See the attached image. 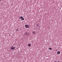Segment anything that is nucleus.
Returning <instances> with one entry per match:
<instances>
[{"mask_svg": "<svg viewBox=\"0 0 62 62\" xmlns=\"http://www.w3.org/2000/svg\"><path fill=\"white\" fill-rule=\"evenodd\" d=\"M18 18L20 19H21V17H20V16H19V17H18Z\"/></svg>", "mask_w": 62, "mask_h": 62, "instance_id": "nucleus-10", "label": "nucleus"}, {"mask_svg": "<svg viewBox=\"0 0 62 62\" xmlns=\"http://www.w3.org/2000/svg\"><path fill=\"white\" fill-rule=\"evenodd\" d=\"M32 33L33 34H35V33H36V32L33 31L32 32Z\"/></svg>", "mask_w": 62, "mask_h": 62, "instance_id": "nucleus-7", "label": "nucleus"}, {"mask_svg": "<svg viewBox=\"0 0 62 62\" xmlns=\"http://www.w3.org/2000/svg\"><path fill=\"white\" fill-rule=\"evenodd\" d=\"M18 29H17L16 30H18Z\"/></svg>", "mask_w": 62, "mask_h": 62, "instance_id": "nucleus-11", "label": "nucleus"}, {"mask_svg": "<svg viewBox=\"0 0 62 62\" xmlns=\"http://www.w3.org/2000/svg\"><path fill=\"white\" fill-rule=\"evenodd\" d=\"M25 35L26 36H28L29 34V32H26L25 33Z\"/></svg>", "mask_w": 62, "mask_h": 62, "instance_id": "nucleus-1", "label": "nucleus"}, {"mask_svg": "<svg viewBox=\"0 0 62 62\" xmlns=\"http://www.w3.org/2000/svg\"><path fill=\"white\" fill-rule=\"evenodd\" d=\"M57 53L58 54H60V52L59 51H58L57 52Z\"/></svg>", "mask_w": 62, "mask_h": 62, "instance_id": "nucleus-6", "label": "nucleus"}, {"mask_svg": "<svg viewBox=\"0 0 62 62\" xmlns=\"http://www.w3.org/2000/svg\"><path fill=\"white\" fill-rule=\"evenodd\" d=\"M11 49H12V50H14L15 49V47H11Z\"/></svg>", "mask_w": 62, "mask_h": 62, "instance_id": "nucleus-4", "label": "nucleus"}, {"mask_svg": "<svg viewBox=\"0 0 62 62\" xmlns=\"http://www.w3.org/2000/svg\"><path fill=\"white\" fill-rule=\"evenodd\" d=\"M36 25L37 27H39V25L38 24H37Z\"/></svg>", "mask_w": 62, "mask_h": 62, "instance_id": "nucleus-8", "label": "nucleus"}, {"mask_svg": "<svg viewBox=\"0 0 62 62\" xmlns=\"http://www.w3.org/2000/svg\"><path fill=\"white\" fill-rule=\"evenodd\" d=\"M25 27L26 28H29V25H25Z\"/></svg>", "mask_w": 62, "mask_h": 62, "instance_id": "nucleus-2", "label": "nucleus"}, {"mask_svg": "<svg viewBox=\"0 0 62 62\" xmlns=\"http://www.w3.org/2000/svg\"><path fill=\"white\" fill-rule=\"evenodd\" d=\"M1 1V0H0V1Z\"/></svg>", "mask_w": 62, "mask_h": 62, "instance_id": "nucleus-13", "label": "nucleus"}, {"mask_svg": "<svg viewBox=\"0 0 62 62\" xmlns=\"http://www.w3.org/2000/svg\"><path fill=\"white\" fill-rule=\"evenodd\" d=\"M48 49H49L50 50H52V48H48Z\"/></svg>", "mask_w": 62, "mask_h": 62, "instance_id": "nucleus-9", "label": "nucleus"}, {"mask_svg": "<svg viewBox=\"0 0 62 62\" xmlns=\"http://www.w3.org/2000/svg\"><path fill=\"white\" fill-rule=\"evenodd\" d=\"M28 46L29 47H31V44H28Z\"/></svg>", "mask_w": 62, "mask_h": 62, "instance_id": "nucleus-5", "label": "nucleus"}, {"mask_svg": "<svg viewBox=\"0 0 62 62\" xmlns=\"http://www.w3.org/2000/svg\"><path fill=\"white\" fill-rule=\"evenodd\" d=\"M21 19L22 21H24V18L23 16H21Z\"/></svg>", "mask_w": 62, "mask_h": 62, "instance_id": "nucleus-3", "label": "nucleus"}, {"mask_svg": "<svg viewBox=\"0 0 62 62\" xmlns=\"http://www.w3.org/2000/svg\"><path fill=\"white\" fill-rule=\"evenodd\" d=\"M54 62H56V61H55Z\"/></svg>", "mask_w": 62, "mask_h": 62, "instance_id": "nucleus-12", "label": "nucleus"}]
</instances>
